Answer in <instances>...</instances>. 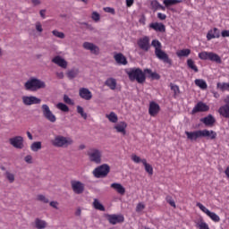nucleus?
Listing matches in <instances>:
<instances>
[{
  "label": "nucleus",
  "mask_w": 229,
  "mask_h": 229,
  "mask_svg": "<svg viewBox=\"0 0 229 229\" xmlns=\"http://www.w3.org/2000/svg\"><path fill=\"white\" fill-rule=\"evenodd\" d=\"M185 135L189 140H198V139L205 138L208 140H215L217 139V132L212 130H198L195 131H185Z\"/></svg>",
  "instance_id": "1"
},
{
  "label": "nucleus",
  "mask_w": 229,
  "mask_h": 229,
  "mask_svg": "<svg viewBox=\"0 0 229 229\" xmlns=\"http://www.w3.org/2000/svg\"><path fill=\"white\" fill-rule=\"evenodd\" d=\"M151 46L155 48V55L158 60H162L165 64H169L171 65L173 61L169 58V55L163 51L162 43L157 39H153Z\"/></svg>",
  "instance_id": "2"
},
{
  "label": "nucleus",
  "mask_w": 229,
  "mask_h": 229,
  "mask_svg": "<svg viewBox=\"0 0 229 229\" xmlns=\"http://www.w3.org/2000/svg\"><path fill=\"white\" fill-rule=\"evenodd\" d=\"M25 89L35 92L40 89H46V82L37 78H30L24 84Z\"/></svg>",
  "instance_id": "3"
},
{
  "label": "nucleus",
  "mask_w": 229,
  "mask_h": 229,
  "mask_svg": "<svg viewBox=\"0 0 229 229\" xmlns=\"http://www.w3.org/2000/svg\"><path fill=\"white\" fill-rule=\"evenodd\" d=\"M128 76L131 81H137V83H144L146 81V72L140 68L131 69L128 72Z\"/></svg>",
  "instance_id": "4"
},
{
  "label": "nucleus",
  "mask_w": 229,
  "mask_h": 229,
  "mask_svg": "<svg viewBox=\"0 0 229 229\" xmlns=\"http://www.w3.org/2000/svg\"><path fill=\"white\" fill-rule=\"evenodd\" d=\"M72 142V139L60 135L55 136L52 140V144L55 148H68V146H71Z\"/></svg>",
  "instance_id": "5"
},
{
  "label": "nucleus",
  "mask_w": 229,
  "mask_h": 229,
  "mask_svg": "<svg viewBox=\"0 0 229 229\" xmlns=\"http://www.w3.org/2000/svg\"><path fill=\"white\" fill-rule=\"evenodd\" d=\"M199 58L200 60H209L210 62H215V64H222L221 56L214 52L203 51L199 53Z\"/></svg>",
  "instance_id": "6"
},
{
  "label": "nucleus",
  "mask_w": 229,
  "mask_h": 229,
  "mask_svg": "<svg viewBox=\"0 0 229 229\" xmlns=\"http://www.w3.org/2000/svg\"><path fill=\"white\" fill-rule=\"evenodd\" d=\"M108 173H110V165L106 164L96 167L92 172L95 178H106L108 176Z\"/></svg>",
  "instance_id": "7"
},
{
  "label": "nucleus",
  "mask_w": 229,
  "mask_h": 229,
  "mask_svg": "<svg viewBox=\"0 0 229 229\" xmlns=\"http://www.w3.org/2000/svg\"><path fill=\"white\" fill-rule=\"evenodd\" d=\"M87 155L89 162H93V164H101V157L103 156L101 150L98 148H89Z\"/></svg>",
  "instance_id": "8"
},
{
  "label": "nucleus",
  "mask_w": 229,
  "mask_h": 229,
  "mask_svg": "<svg viewBox=\"0 0 229 229\" xmlns=\"http://www.w3.org/2000/svg\"><path fill=\"white\" fill-rule=\"evenodd\" d=\"M196 207H198L199 208V210H201V212H203L204 214H206V216H208V217H209L211 220L214 221V223H219V221H221V217H219L217 216V214L208 210V208H207L203 204H201L200 202H197Z\"/></svg>",
  "instance_id": "9"
},
{
  "label": "nucleus",
  "mask_w": 229,
  "mask_h": 229,
  "mask_svg": "<svg viewBox=\"0 0 229 229\" xmlns=\"http://www.w3.org/2000/svg\"><path fill=\"white\" fill-rule=\"evenodd\" d=\"M41 110H42L43 117H45L47 121H49L50 123H56V116L55 115V114H53V112L49 108V106L46 104L42 105Z\"/></svg>",
  "instance_id": "10"
},
{
  "label": "nucleus",
  "mask_w": 229,
  "mask_h": 229,
  "mask_svg": "<svg viewBox=\"0 0 229 229\" xmlns=\"http://www.w3.org/2000/svg\"><path fill=\"white\" fill-rule=\"evenodd\" d=\"M138 47L144 51V53H148L149 49H151V44L149 43V37L145 36L138 39L137 41Z\"/></svg>",
  "instance_id": "11"
},
{
  "label": "nucleus",
  "mask_w": 229,
  "mask_h": 229,
  "mask_svg": "<svg viewBox=\"0 0 229 229\" xmlns=\"http://www.w3.org/2000/svg\"><path fill=\"white\" fill-rule=\"evenodd\" d=\"M9 142L16 149H22L24 148V138L22 136H14L9 139Z\"/></svg>",
  "instance_id": "12"
},
{
  "label": "nucleus",
  "mask_w": 229,
  "mask_h": 229,
  "mask_svg": "<svg viewBox=\"0 0 229 229\" xmlns=\"http://www.w3.org/2000/svg\"><path fill=\"white\" fill-rule=\"evenodd\" d=\"M23 105L26 106H31V105H40L42 100L35 96H23L21 98Z\"/></svg>",
  "instance_id": "13"
},
{
  "label": "nucleus",
  "mask_w": 229,
  "mask_h": 229,
  "mask_svg": "<svg viewBox=\"0 0 229 229\" xmlns=\"http://www.w3.org/2000/svg\"><path fill=\"white\" fill-rule=\"evenodd\" d=\"M72 190L74 194H83L85 184L80 181H71Z\"/></svg>",
  "instance_id": "14"
},
{
  "label": "nucleus",
  "mask_w": 229,
  "mask_h": 229,
  "mask_svg": "<svg viewBox=\"0 0 229 229\" xmlns=\"http://www.w3.org/2000/svg\"><path fill=\"white\" fill-rule=\"evenodd\" d=\"M160 112V106L155 101H151L148 106V114L151 117H157Z\"/></svg>",
  "instance_id": "15"
},
{
  "label": "nucleus",
  "mask_w": 229,
  "mask_h": 229,
  "mask_svg": "<svg viewBox=\"0 0 229 229\" xmlns=\"http://www.w3.org/2000/svg\"><path fill=\"white\" fill-rule=\"evenodd\" d=\"M208 110H210V107L207 104L203 102H199L191 110V114H194L199 112H208Z\"/></svg>",
  "instance_id": "16"
},
{
  "label": "nucleus",
  "mask_w": 229,
  "mask_h": 229,
  "mask_svg": "<svg viewBox=\"0 0 229 229\" xmlns=\"http://www.w3.org/2000/svg\"><path fill=\"white\" fill-rule=\"evenodd\" d=\"M220 37H221V30H219V29L215 27L208 31L206 38L207 40L210 41L213 38H219Z\"/></svg>",
  "instance_id": "17"
},
{
  "label": "nucleus",
  "mask_w": 229,
  "mask_h": 229,
  "mask_svg": "<svg viewBox=\"0 0 229 229\" xmlns=\"http://www.w3.org/2000/svg\"><path fill=\"white\" fill-rule=\"evenodd\" d=\"M107 220L111 225H117V223H124V216L122 215H108Z\"/></svg>",
  "instance_id": "18"
},
{
  "label": "nucleus",
  "mask_w": 229,
  "mask_h": 229,
  "mask_svg": "<svg viewBox=\"0 0 229 229\" xmlns=\"http://www.w3.org/2000/svg\"><path fill=\"white\" fill-rule=\"evenodd\" d=\"M84 49H87V51H90L93 55H99V47L98 46L94 45L90 42H84L83 43Z\"/></svg>",
  "instance_id": "19"
},
{
  "label": "nucleus",
  "mask_w": 229,
  "mask_h": 229,
  "mask_svg": "<svg viewBox=\"0 0 229 229\" xmlns=\"http://www.w3.org/2000/svg\"><path fill=\"white\" fill-rule=\"evenodd\" d=\"M200 123H203V124L208 128H212V126L216 124V118L212 114H208V116L201 118Z\"/></svg>",
  "instance_id": "20"
},
{
  "label": "nucleus",
  "mask_w": 229,
  "mask_h": 229,
  "mask_svg": "<svg viewBox=\"0 0 229 229\" xmlns=\"http://www.w3.org/2000/svg\"><path fill=\"white\" fill-rule=\"evenodd\" d=\"M79 96H81V98L86 101H90V99H92V92L86 88H81L79 90Z\"/></svg>",
  "instance_id": "21"
},
{
  "label": "nucleus",
  "mask_w": 229,
  "mask_h": 229,
  "mask_svg": "<svg viewBox=\"0 0 229 229\" xmlns=\"http://www.w3.org/2000/svg\"><path fill=\"white\" fill-rule=\"evenodd\" d=\"M111 189H114V191H115L121 196H124V194H126V188H124V186L119 182L112 183Z\"/></svg>",
  "instance_id": "22"
},
{
  "label": "nucleus",
  "mask_w": 229,
  "mask_h": 229,
  "mask_svg": "<svg viewBox=\"0 0 229 229\" xmlns=\"http://www.w3.org/2000/svg\"><path fill=\"white\" fill-rule=\"evenodd\" d=\"M53 64H55V65H58L59 67H62V69H65L67 67V61L65 59L62 58L60 55H56L52 59Z\"/></svg>",
  "instance_id": "23"
},
{
  "label": "nucleus",
  "mask_w": 229,
  "mask_h": 229,
  "mask_svg": "<svg viewBox=\"0 0 229 229\" xmlns=\"http://www.w3.org/2000/svg\"><path fill=\"white\" fill-rule=\"evenodd\" d=\"M149 28L154 30V31H158L159 33H165V25L164 23L153 22L149 24Z\"/></svg>",
  "instance_id": "24"
},
{
  "label": "nucleus",
  "mask_w": 229,
  "mask_h": 229,
  "mask_svg": "<svg viewBox=\"0 0 229 229\" xmlns=\"http://www.w3.org/2000/svg\"><path fill=\"white\" fill-rule=\"evenodd\" d=\"M114 128L116 130L117 133L126 135V128H128V124L125 122H120L116 123Z\"/></svg>",
  "instance_id": "25"
},
{
  "label": "nucleus",
  "mask_w": 229,
  "mask_h": 229,
  "mask_svg": "<svg viewBox=\"0 0 229 229\" xmlns=\"http://www.w3.org/2000/svg\"><path fill=\"white\" fill-rule=\"evenodd\" d=\"M114 60L119 65H126L128 64V60L122 53L114 55Z\"/></svg>",
  "instance_id": "26"
},
{
  "label": "nucleus",
  "mask_w": 229,
  "mask_h": 229,
  "mask_svg": "<svg viewBox=\"0 0 229 229\" xmlns=\"http://www.w3.org/2000/svg\"><path fill=\"white\" fill-rule=\"evenodd\" d=\"M218 114L225 117V119H229V105H224L219 107Z\"/></svg>",
  "instance_id": "27"
},
{
  "label": "nucleus",
  "mask_w": 229,
  "mask_h": 229,
  "mask_svg": "<svg viewBox=\"0 0 229 229\" xmlns=\"http://www.w3.org/2000/svg\"><path fill=\"white\" fill-rule=\"evenodd\" d=\"M105 85L106 87H109L111 90H115V89L117 88V81L114 78H108L106 81Z\"/></svg>",
  "instance_id": "28"
},
{
  "label": "nucleus",
  "mask_w": 229,
  "mask_h": 229,
  "mask_svg": "<svg viewBox=\"0 0 229 229\" xmlns=\"http://www.w3.org/2000/svg\"><path fill=\"white\" fill-rule=\"evenodd\" d=\"M145 74H148V78H150L151 80H160V74H158L156 72L151 71V69H145L144 70Z\"/></svg>",
  "instance_id": "29"
},
{
  "label": "nucleus",
  "mask_w": 229,
  "mask_h": 229,
  "mask_svg": "<svg viewBox=\"0 0 229 229\" xmlns=\"http://www.w3.org/2000/svg\"><path fill=\"white\" fill-rule=\"evenodd\" d=\"M195 85L197 87H199L201 90H207V89H208V85L207 84V81H205V80L203 79H196Z\"/></svg>",
  "instance_id": "30"
},
{
  "label": "nucleus",
  "mask_w": 229,
  "mask_h": 229,
  "mask_svg": "<svg viewBox=\"0 0 229 229\" xmlns=\"http://www.w3.org/2000/svg\"><path fill=\"white\" fill-rule=\"evenodd\" d=\"M196 227L199 229H210L208 224L203 220V218H199L198 221L195 222Z\"/></svg>",
  "instance_id": "31"
},
{
  "label": "nucleus",
  "mask_w": 229,
  "mask_h": 229,
  "mask_svg": "<svg viewBox=\"0 0 229 229\" xmlns=\"http://www.w3.org/2000/svg\"><path fill=\"white\" fill-rule=\"evenodd\" d=\"M150 4L152 6V10H162L163 12H165V7L160 4L157 0H153Z\"/></svg>",
  "instance_id": "32"
},
{
  "label": "nucleus",
  "mask_w": 229,
  "mask_h": 229,
  "mask_svg": "<svg viewBox=\"0 0 229 229\" xmlns=\"http://www.w3.org/2000/svg\"><path fill=\"white\" fill-rule=\"evenodd\" d=\"M142 164L145 167L146 173H148L150 176L153 175V166H151V165L148 164V160H146V158H143Z\"/></svg>",
  "instance_id": "33"
},
{
  "label": "nucleus",
  "mask_w": 229,
  "mask_h": 229,
  "mask_svg": "<svg viewBox=\"0 0 229 229\" xmlns=\"http://www.w3.org/2000/svg\"><path fill=\"white\" fill-rule=\"evenodd\" d=\"M182 3V0H164L163 4H165V8H168L170 6H174V4H178Z\"/></svg>",
  "instance_id": "34"
},
{
  "label": "nucleus",
  "mask_w": 229,
  "mask_h": 229,
  "mask_svg": "<svg viewBox=\"0 0 229 229\" xmlns=\"http://www.w3.org/2000/svg\"><path fill=\"white\" fill-rule=\"evenodd\" d=\"M93 207L96 210H100V212H105V206L99 202L98 199H95L93 201Z\"/></svg>",
  "instance_id": "35"
},
{
  "label": "nucleus",
  "mask_w": 229,
  "mask_h": 229,
  "mask_svg": "<svg viewBox=\"0 0 229 229\" xmlns=\"http://www.w3.org/2000/svg\"><path fill=\"white\" fill-rule=\"evenodd\" d=\"M187 66L189 67V69H191V71H194V72H199V70L198 69V66L196 65V64L192 59L187 60Z\"/></svg>",
  "instance_id": "36"
},
{
  "label": "nucleus",
  "mask_w": 229,
  "mask_h": 229,
  "mask_svg": "<svg viewBox=\"0 0 229 229\" xmlns=\"http://www.w3.org/2000/svg\"><path fill=\"white\" fill-rule=\"evenodd\" d=\"M191 55V49L186 48V49H182L176 52V55L179 58H182V56H189Z\"/></svg>",
  "instance_id": "37"
},
{
  "label": "nucleus",
  "mask_w": 229,
  "mask_h": 229,
  "mask_svg": "<svg viewBox=\"0 0 229 229\" xmlns=\"http://www.w3.org/2000/svg\"><path fill=\"white\" fill-rule=\"evenodd\" d=\"M31 151L37 152L40 149H42V142L40 141H35L30 146Z\"/></svg>",
  "instance_id": "38"
},
{
  "label": "nucleus",
  "mask_w": 229,
  "mask_h": 229,
  "mask_svg": "<svg viewBox=\"0 0 229 229\" xmlns=\"http://www.w3.org/2000/svg\"><path fill=\"white\" fill-rule=\"evenodd\" d=\"M79 72H80L78 71V69H72L67 72L66 75L69 80H73V78H76V76H78Z\"/></svg>",
  "instance_id": "39"
},
{
  "label": "nucleus",
  "mask_w": 229,
  "mask_h": 229,
  "mask_svg": "<svg viewBox=\"0 0 229 229\" xmlns=\"http://www.w3.org/2000/svg\"><path fill=\"white\" fill-rule=\"evenodd\" d=\"M35 225H36V228L38 229H44L46 228V226H47V224L46 223V221L40 220L38 218L35 220Z\"/></svg>",
  "instance_id": "40"
},
{
  "label": "nucleus",
  "mask_w": 229,
  "mask_h": 229,
  "mask_svg": "<svg viewBox=\"0 0 229 229\" xmlns=\"http://www.w3.org/2000/svg\"><path fill=\"white\" fill-rule=\"evenodd\" d=\"M106 117L110 121V123H117L119 121V118L117 117V114L115 113L111 112L109 114H106Z\"/></svg>",
  "instance_id": "41"
},
{
  "label": "nucleus",
  "mask_w": 229,
  "mask_h": 229,
  "mask_svg": "<svg viewBox=\"0 0 229 229\" xmlns=\"http://www.w3.org/2000/svg\"><path fill=\"white\" fill-rule=\"evenodd\" d=\"M217 89H219L220 90H222V92H225V90H228L229 91V82H218L216 84Z\"/></svg>",
  "instance_id": "42"
},
{
  "label": "nucleus",
  "mask_w": 229,
  "mask_h": 229,
  "mask_svg": "<svg viewBox=\"0 0 229 229\" xmlns=\"http://www.w3.org/2000/svg\"><path fill=\"white\" fill-rule=\"evenodd\" d=\"M56 108L58 110H61V112H69V106H67V105L60 102L56 105Z\"/></svg>",
  "instance_id": "43"
},
{
  "label": "nucleus",
  "mask_w": 229,
  "mask_h": 229,
  "mask_svg": "<svg viewBox=\"0 0 229 229\" xmlns=\"http://www.w3.org/2000/svg\"><path fill=\"white\" fill-rule=\"evenodd\" d=\"M5 178L8 180L10 183H13V182H15V174L10 172L5 173Z\"/></svg>",
  "instance_id": "44"
},
{
  "label": "nucleus",
  "mask_w": 229,
  "mask_h": 229,
  "mask_svg": "<svg viewBox=\"0 0 229 229\" xmlns=\"http://www.w3.org/2000/svg\"><path fill=\"white\" fill-rule=\"evenodd\" d=\"M132 162H134V164H142V161L144 159H141L140 157L135 155V154H132L131 157Z\"/></svg>",
  "instance_id": "45"
},
{
  "label": "nucleus",
  "mask_w": 229,
  "mask_h": 229,
  "mask_svg": "<svg viewBox=\"0 0 229 229\" xmlns=\"http://www.w3.org/2000/svg\"><path fill=\"white\" fill-rule=\"evenodd\" d=\"M77 112L80 114L82 119H87V113H85V111L83 110V107H81V106H78Z\"/></svg>",
  "instance_id": "46"
},
{
  "label": "nucleus",
  "mask_w": 229,
  "mask_h": 229,
  "mask_svg": "<svg viewBox=\"0 0 229 229\" xmlns=\"http://www.w3.org/2000/svg\"><path fill=\"white\" fill-rule=\"evenodd\" d=\"M165 200H166V203H169L171 207H173L174 208H176V203L174 202V199H173V197L166 196Z\"/></svg>",
  "instance_id": "47"
},
{
  "label": "nucleus",
  "mask_w": 229,
  "mask_h": 229,
  "mask_svg": "<svg viewBox=\"0 0 229 229\" xmlns=\"http://www.w3.org/2000/svg\"><path fill=\"white\" fill-rule=\"evenodd\" d=\"M52 33L55 37H57V38H65V34H64V32H60L58 30H53Z\"/></svg>",
  "instance_id": "48"
},
{
  "label": "nucleus",
  "mask_w": 229,
  "mask_h": 229,
  "mask_svg": "<svg viewBox=\"0 0 229 229\" xmlns=\"http://www.w3.org/2000/svg\"><path fill=\"white\" fill-rule=\"evenodd\" d=\"M91 19L93 21H95V22H98V21H99V19H101V16L99 15V13L98 12H93L91 14Z\"/></svg>",
  "instance_id": "49"
},
{
  "label": "nucleus",
  "mask_w": 229,
  "mask_h": 229,
  "mask_svg": "<svg viewBox=\"0 0 229 229\" xmlns=\"http://www.w3.org/2000/svg\"><path fill=\"white\" fill-rule=\"evenodd\" d=\"M104 12L106 13H111L112 15H115V9L112 7H104Z\"/></svg>",
  "instance_id": "50"
},
{
  "label": "nucleus",
  "mask_w": 229,
  "mask_h": 229,
  "mask_svg": "<svg viewBox=\"0 0 229 229\" xmlns=\"http://www.w3.org/2000/svg\"><path fill=\"white\" fill-rule=\"evenodd\" d=\"M146 208V206L143 203H139L136 207V212H142Z\"/></svg>",
  "instance_id": "51"
},
{
  "label": "nucleus",
  "mask_w": 229,
  "mask_h": 229,
  "mask_svg": "<svg viewBox=\"0 0 229 229\" xmlns=\"http://www.w3.org/2000/svg\"><path fill=\"white\" fill-rule=\"evenodd\" d=\"M38 201H43V203H49V199H47L46 198V196H44V195H38Z\"/></svg>",
  "instance_id": "52"
},
{
  "label": "nucleus",
  "mask_w": 229,
  "mask_h": 229,
  "mask_svg": "<svg viewBox=\"0 0 229 229\" xmlns=\"http://www.w3.org/2000/svg\"><path fill=\"white\" fill-rule=\"evenodd\" d=\"M36 30L37 31H38V33H42V31H44V29H42V24L40 23V21L36 22Z\"/></svg>",
  "instance_id": "53"
},
{
  "label": "nucleus",
  "mask_w": 229,
  "mask_h": 229,
  "mask_svg": "<svg viewBox=\"0 0 229 229\" xmlns=\"http://www.w3.org/2000/svg\"><path fill=\"white\" fill-rule=\"evenodd\" d=\"M64 103H66L67 105H72V100L71 99V98H69V96L64 95Z\"/></svg>",
  "instance_id": "54"
},
{
  "label": "nucleus",
  "mask_w": 229,
  "mask_h": 229,
  "mask_svg": "<svg viewBox=\"0 0 229 229\" xmlns=\"http://www.w3.org/2000/svg\"><path fill=\"white\" fill-rule=\"evenodd\" d=\"M171 90H173L174 94H178V92H180V88L176 85L171 84Z\"/></svg>",
  "instance_id": "55"
},
{
  "label": "nucleus",
  "mask_w": 229,
  "mask_h": 229,
  "mask_svg": "<svg viewBox=\"0 0 229 229\" xmlns=\"http://www.w3.org/2000/svg\"><path fill=\"white\" fill-rule=\"evenodd\" d=\"M157 19H159L160 21H165V19H167V15L162 13H158Z\"/></svg>",
  "instance_id": "56"
},
{
  "label": "nucleus",
  "mask_w": 229,
  "mask_h": 229,
  "mask_svg": "<svg viewBox=\"0 0 229 229\" xmlns=\"http://www.w3.org/2000/svg\"><path fill=\"white\" fill-rule=\"evenodd\" d=\"M221 37H223V38H226V37H229V30H222Z\"/></svg>",
  "instance_id": "57"
},
{
  "label": "nucleus",
  "mask_w": 229,
  "mask_h": 229,
  "mask_svg": "<svg viewBox=\"0 0 229 229\" xmlns=\"http://www.w3.org/2000/svg\"><path fill=\"white\" fill-rule=\"evenodd\" d=\"M134 0H126V6L127 8H131V6H133Z\"/></svg>",
  "instance_id": "58"
},
{
  "label": "nucleus",
  "mask_w": 229,
  "mask_h": 229,
  "mask_svg": "<svg viewBox=\"0 0 229 229\" xmlns=\"http://www.w3.org/2000/svg\"><path fill=\"white\" fill-rule=\"evenodd\" d=\"M50 207H53V208H58V202L56 201H51Z\"/></svg>",
  "instance_id": "59"
},
{
  "label": "nucleus",
  "mask_w": 229,
  "mask_h": 229,
  "mask_svg": "<svg viewBox=\"0 0 229 229\" xmlns=\"http://www.w3.org/2000/svg\"><path fill=\"white\" fill-rule=\"evenodd\" d=\"M31 160H32L31 156L25 157V162H27V164H31Z\"/></svg>",
  "instance_id": "60"
},
{
  "label": "nucleus",
  "mask_w": 229,
  "mask_h": 229,
  "mask_svg": "<svg viewBox=\"0 0 229 229\" xmlns=\"http://www.w3.org/2000/svg\"><path fill=\"white\" fill-rule=\"evenodd\" d=\"M56 76H57V78H59V80H64V72H56Z\"/></svg>",
  "instance_id": "61"
},
{
  "label": "nucleus",
  "mask_w": 229,
  "mask_h": 229,
  "mask_svg": "<svg viewBox=\"0 0 229 229\" xmlns=\"http://www.w3.org/2000/svg\"><path fill=\"white\" fill-rule=\"evenodd\" d=\"M140 24H143V26L146 24V16H142V17L140 19Z\"/></svg>",
  "instance_id": "62"
},
{
  "label": "nucleus",
  "mask_w": 229,
  "mask_h": 229,
  "mask_svg": "<svg viewBox=\"0 0 229 229\" xmlns=\"http://www.w3.org/2000/svg\"><path fill=\"white\" fill-rule=\"evenodd\" d=\"M31 3L34 4V6H38L40 4V0H31Z\"/></svg>",
  "instance_id": "63"
},
{
  "label": "nucleus",
  "mask_w": 229,
  "mask_h": 229,
  "mask_svg": "<svg viewBox=\"0 0 229 229\" xmlns=\"http://www.w3.org/2000/svg\"><path fill=\"white\" fill-rule=\"evenodd\" d=\"M225 174L227 176V178H229V166L226 167Z\"/></svg>",
  "instance_id": "64"
}]
</instances>
